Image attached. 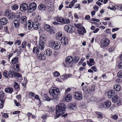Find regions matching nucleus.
Instances as JSON below:
<instances>
[{"instance_id": "f257e3e1", "label": "nucleus", "mask_w": 122, "mask_h": 122, "mask_svg": "<svg viewBox=\"0 0 122 122\" xmlns=\"http://www.w3.org/2000/svg\"><path fill=\"white\" fill-rule=\"evenodd\" d=\"M66 107L65 105L63 103L57 105L56 107V115L55 117V119L59 117L65 112Z\"/></svg>"}, {"instance_id": "f03ea898", "label": "nucleus", "mask_w": 122, "mask_h": 122, "mask_svg": "<svg viewBox=\"0 0 122 122\" xmlns=\"http://www.w3.org/2000/svg\"><path fill=\"white\" fill-rule=\"evenodd\" d=\"M49 92L51 96H52L51 100L56 102L58 100V96L59 94V90L54 87L51 88Z\"/></svg>"}, {"instance_id": "7ed1b4c3", "label": "nucleus", "mask_w": 122, "mask_h": 122, "mask_svg": "<svg viewBox=\"0 0 122 122\" xmlns=\"http://www.w3.org/2000/svg\"><path fill=\"white\" fill-rule=\"evenodd\" d=\"M73 57L71 56H67L65 59V61L64 62L63 64L65 67H70L73 65Z\"/></svg>"}, {"instance_id": "20e7f679", "label": "nucleus", "mask_w": 122, "mask_h": 122, "mask_svg": "<svg viewBox=\"0 0 122 122\" xmlns=\"http://www.w3.org/2000/svg\"><path fill=\"white\" fill-rule=\"evenodd\" d=\"M49 46L56 50H57L60 48V43L57 41H51L49 42Z\"/></svg>"}, {"instance_id": "39448f33", "label": "nucleus", "mask_w": 122, "mask_h": 122, "mask_svg": "<svg viewBox=\"0 0 122 122\" xmlns=\"http://www.w3.org/2000/svg\"><path fill=\"white\" fill-rule=\"evenodd\" d=\"M111 104L110 101L107 100L101 103L99 105V106L100 108H103L104 109H107L110 107Z\"/></svg>"}, {"instance_id": "423d86ee", "label": "nucleus", "mask_w": 122, "mask_h": 122, "mask_svg": "<svg viewBox=\"0 0 122 122\" xmlns=\"http://www.w3.org/2000/svg\"><path fill=\"white\" fill-rule=\"evenodd\" d=\"M46 39L43 36L41 37L39 39V46L38 47L41 50L44 49L45 47L44 42L46 41Z\"/></svg>"}, {"instance_id": "0eeeda50", "label": "nucleus", "mask_w": 122, "mask_h": 122, "mask_svg": "<svg viewBox=\"0 0 122 122\" xmlns=\"http://www.w3.org/2000/svg\"><path fill=\"white\" fill-rule=\"evenodd\" d=\"M64 29L68 33L73 32L75 30L74 27L70 25H67L65 26Z\"/></svg>"}, {"instance_id": "6e6552de", "label": "nucleus", "mask_w": 122, "mask_h": 122, "mask_svg": "<svg viewBox=\"0 0 122 122\" xmlns=\"http://www.w3.org/2000/svg\"><path fill=\"white\" fill-rule=\"evenodd\" d=\"M110 42L109 39L107 38H104L101 41V44L102 46L106 47L109 45Z\"/></svg>"}, {"instance_id": "1a4fd4ad", "label": "nucleus", "mask_w": 122, "mask_h": 122, "mask_svg": "<svg viewBox=\"0 0 122 122\" xmlns=\"http://www.w3.org/2000/svg\"><path fill=\"white\" fill-rule=\"evenodd\" d=\"M44 28L46 31L48 32L50 34L54 33V30L53 29L52 27L50 25L47 24L45 25Z\"/></svg>"}, {"instance_id": "9d476101", "label": "nucleus", "mask_w": 122, "mask_h": 122, "mask_svg": "<svg viewBox=\"0 0 122 122\" xmlns=\"http://www.w3.org/2000/svg\"><path fill=\"white\" fill-rule=\"evenodd\" d=\"M37 58L39 60H44L46 59V54L45 53L42 52L37 55Z\"/></svg>"}, {"instance_id": "9b49d317", "label": "nucleus", "mask_w": 122, "mask_h": 122, "mask_svg": "<svg viewBox=\"0 0 122 122\" xmlns=\"http://www.w3.org/2000/svg\"><path fill=\"white\" fill-rule=\"evenodd\" d=\"M28 5L26 3H23L20 6V9L22 11H25L27 9Z\"/></svg>"}, {"instance_id": "f8f14e48", "label": "nucleus", "mask_w": 122, "mask_h": 122, "mask_svg": "<svg viewBox=\"0 0 122 122\" xmlns=\"http://www.w3.org/2000/svg\"><path fill=\"white\" fill-rule=\"evenodd\" d=\"M74 98L77 101L81 100L83 98L82 94L78 92H76Z\"/></svg>"}, {"instance_id": "ddd939ff", "label": "nucleus", "mask_w": 122, "mask_h": 122, "mask_svg": "<svg viewBox=\"0 0 122 122\" xmlns=\"http://www.w3.org/2000/svg\"><path fill=\"white\" fill-rule=\"evenodd\" d=\"M54 19L58 22H60L61 24H63V23H64V18L63 17L58 16L55 17Z\"/></svg>"}, {"instance_id": "4468645a", "label": "nucleus", "mask_w": 122, "mask_h": 122, "mask_svg": "<svg viewBox=\"0 0 122 122\" xmlns=\"http://www.w3.org/2000/svg\"><path fill=\"white\" fill-rule=\"evenodd\" d=\"M32 27L35 30H37L40 28L39 23L37 21L34 22L32 24Z\"/></svg>"}, {"instance_id": "2eb2a0df", "label": "nucleus", "mask_w": 122, "mask_h": 122, "mask_svg": "<svg viewBox=\"0 0 122 122\" xmlns=\"http://www.w3.org/2000/svg\"><path fill=\"white\" fill-rule=\"evenodd\" d=\"M7 19L5 17H3L0 19V23L2 25H5L7 23Z\"/></svg>"}, {"instance_id": "dca6fc26", "label": "nucleus", "mask_w": 122, "mask_h": 122, "mask_svg": "<svg viewBox=\"0 0 122 122\" xmlns=\"http://www.w3.org/2000/svg\"><path fill=\"white\" fill-rule=\"evenodd\" d=\"M32 22L31 20L27 21L25 23V26L26 27H27L28 29H30L32 27Z\"/></svg>"}, {"instance_id": "f3484780", "label": "nucleus", "mask_w": 122, "mask_h": 122, "mask_svg": "<svg viewBox=\"0 0 122 122\" xmlns=\"http://www.w3.org/2000/svg\"><path fill=\"white\" fill-rule=\"evenodd\" d=\"M68 107L71 110H75L76 108V106L74 103H71L68 104Z\"/></svg>"}, {"instance_id": "a211bd4d", "label": "nucleus", "mask_w": 122, "mask_h": 122, "mask_svg": "<svg viewBox=\"0 0 122 122\" xmlns=\"http://www.w3.org/2000/svg\"><path fill=\"white\" fill-rule=\"evenodd\" d=\"M78 31L80 35H83L86 32V31L83 26L78 30Z\"/></svg>"}, {"instance_id": "6ab92c4d", "label": "nucleus", "mask_w": 122, "mask_h": 122, "mask_svg": "<svg viewBox=\"0 0 122 122\" xmlns=\"http://www.w3.org/2000/svg\"><path fill=\"white\" fill-rule=\"evenodd\" d=\"M86 84L87 85H88V84L89 85V88L88 90L90 92H92L94 91L95 89V86L94 85L92 84V85L91 86H90V84H89L88 83H86Z\"/></svg>"}, {"instance_id": "aec40b11", "label": "nucleus", "mask_w": 122, "mask_h": 122, "mask_svg": "<svg viewBox=\"0 0 122 122\" xmlns=\"http://www.w3.org/2000/svg\"><path fill=\"white\" fill-rule=\"evenodd\" d=\"M72 97L71 95L70 94H68L66 95L65 97V100L67 102L71 101L72 99Z\"/></svg>"}, {"instance_id": "412c9836", "label": "nucleus", "mask_w": 122, "mask_h": 122, "mask_svg": "<svg viewBox=\"0 0 122 122\" xmlns=\"http://www.w3.org/2000/svg\"><path fill=\"white\" fill-rule=\"evenodd\" d=\"M114 91L112 89L108 91L107 93L108 97L109 98H111L114 94Z\"/></svg>"}, {"instance_id": "4be33fe9", "label": "nucleus", "mask_w": 122, "mask_h": 122, "mask_svg": "<svg viewBox=\"0 0 122 122\" xmlns=\"http://www.w3.org/2000/svg\"><path fill=\"white\" fill-rule=\"evenodd\" d=\"M61 40L62 41L61 43L63 45H66L68 43V39L66 37H62Z\"/></svg>"}, {"instance_id": "5701e85b", "label": "nucleus", "mask_w": 122, "mask_h": 122, "mask_svg": "<svg viewBox=\"0 0 122 122\" xmlns=\"http://www.w3.org/2000/svg\"><path fill=\"white\" fill-rule=\"evenodd\" d=\"M13 89L11 87H8L5 89V92L6 93H9L11 94L13 91Z\"/></svg>"}, {"instance_id": "b1692460", "label": "nucleus", "mask_w": 122, "mask_h": 122, "mask_svg": "<svg viewBox=\"0 0 122 122\" xmlns=\"http://www.w3.org/2000/svg\"><path fill=\"white\" fill-rule=\"evenodd\" d=\"M113 89L114 91H118L121 89V86L119 84H115L114 86Z\"/></svg>"}, {"instance_id": "393cba45", "label": "nucleus", "mask_w": 122, "mask_h": 122, "mask_svg": "<svg viewBox=\"0 0 122 122\" xmlns=\"http://www.w3.org/2000/svg\"><path fill=\"white\" fill-rule=\"evenodd\" d=\"M12 24L13 26L16 28H17L19 27V23L18 20H15L12 22Z\"/></svg>"}, {"instance_id": "a878e982", "label": "nucleus", "mask_w": 122, "mask_h": 122, "mask_svg": "<svg viewBox=\"0 0 122 122\" xmlns=\"http://www.w3.org/2000/svg\"><path fill=\"white\" fill-rule=\"evenodd\" d=\"M15 71L11 70L8 73V75L11 77H14Z\"/></svg>"}, {"instance_id": "bb28decb", "label": "nucleus", "mask_w": 122, "mask_h": 122, "mask_svg": "<svg viewBox=\"0 0 122 122\" xmlns=\"http://www.w3.org/2000/svg\"><path fill=\"white\" fill-rule=\"evenodd\" d=\"M45 52L47 56H50L52 54V51L50 49H48L45 51Z\"/></svg>"}, {"instance_id": "cd10ccee", "label": "nucleus", "mask_w": 122, "mask_h": 122, "mask_svg": "<svg viewBox=\"0 0 122 122\" xmlns=\"http://www.w3.org/2000/svg\"><path fill=\"white\" fill-rule=\"evenodd\" d=\"M27 18L26 16H23L21 17L19 19V21L20 23H23L26 21Z\"/></svg>"}, {"instance_id": "c85d7f7f", "label": "nucleus", "mask_w": 122, "mask_h": 122, "mask_svg": "<svg viewBox=\"0 0 122 122\" xmlns=\"http://www.w3.org/2000/svg\"><path fill=\"white\" fill-rule=\"evenodd\" d=\"M19 58L18 57H14L12 60L11 62L13 64H14L18 63V61Z\"/></svg>"}, {"instance_id": "c756f323", "label": "nucleus", "mask_w": 122, "mask_h": 122, "mask_svg": "<svg viewBox=\"0 0 122 122\" xmlns=\"http://www.w3.org/2000/svg\"><path fill=\"white\" fill-rule=\"evenodd\" d=\"M13 86L17 92H18L20 89L19 85L18 83L16 82H15Z\"/></svg>"}, {"instance_id": "7c9ffc66", "label": "nucleus", "mask_w": 122, "mask_h": 122, "mask_svg": "<svg viewBox=\"0 0 122 122\" xmlns=\"http://www.w3.org/2000/svg\"><path fill=\"white\" fill-rule=\"evenodd\" d=\"M62 36V33L61 32H58L56 34V37L58 40L61 39Z\"/></svg>"}, {"instance_id": "2f4dec72", "label": "nucleus", "mask_w": 122, "mask_h": 122, "mask_svg": "<svg viewBox=\"0 0 122 122\" xmlns=\"http://www.w3.org/2000/svg\"><path fill=\"white\" fill-rule=\"evenodd\" d=\"M38 9L39 10L42 11H44L45 9L44 5L41 4L38 6Z\"/></svg>"}, {"instance_id": "473e14b6", "label": "nucleus", "mask_w": 122, "mask_h": 122, "mask_svg": "<svg viewBox=\"0 0 122 122\" xmlns=\"http://www.w3.org/2000/svg\"><path fill=\"white\" fill-rule=\"evenodd\" d=\"M40 49L39 47L37 46L36 47H34L33 50V53H35L37 54L38 52H39L40 51Z\"/></svg>"}, {"instance_id": "72a5a7b5", "label": "nucleus", "mask_w": 122, "mask_h": 122, "mask_svg": "<svg viewBox=\"0 0 122 122\" xmlns=\"http://www.w3.org/2000/svg\"><path fill=\"white\" fill-rule=\"evenodd\" d=\"M29 5L33 9V10H35L37 7V5L34 2L31 3L30 5Z\"/></svg>"}, {"instance_id": "f704fd0d", "label": "nucleus", "mask_w": 122, "mask_h": 122, "mask_svg": "<svg viewBox=\"0 0 122 122\" xmlns=\"http://www.w3.org/2000/svg\"><path fill=\"white\" fill-rule=\"evenodd\" d=\"M118 96L117 95H115L112 98V100L113 102L115 103L118 101Z\"/></svg>"}, {"instance_id": "c9c22d12", "label": "nucleus", "mask_w": 122, "mask_h": 122, "mask_svg": "<svg viewBox=\"0 0 122 122\" xmlns=\"http://www.w3.org/2000/svg\"><path fill=\"white\" fill-rule=\"evenodd\" d=\"M14 70L15 71L18 72L20 71L19 67V65L18 64H16L13 67Z\"/></svg>"}, {"instance_id": "e433bc0d", "label": "nucleus", "mask_w": 122, "mask_h": 122, "mask_svg": "<svg viewBox=\"0 0 122 122\" xmlns=\"http://www.w3.org/2000/svg\"><path fill=\"white\" fill-rule=\"evenodd\" d=\"M17 77L21 78V79L22 80L23 78L21 75L19 73L15 72L14 77Z\"/></svg>"}, {"instance_id": "4c0bfd02", "label": "nucleus", "mask_w": 122, "mask_h": 122, "mask_svg": "<svg viewBox=\"0 0 122 122\" xmlns=\"http://www.w3.org/2000/svg\"><path fill=\"white\" fill-rule=\"evenodd\" d=\"M96 113L98 116L97 117L98 118L101 119L102 118L103 116L101 112H96Z\"/></svg>"}, {"instance_id": "58836bf2", "label": "nucleus", "mask_w": 122, "mask_h": 122, "mask_svg": "<svg viewBox=\"0 0 122 122\" xmlns=\"http://www.w3.org/2000/svg\"><path fill=\"white\" fill-rule=\"evenodd\" d=\"M19 7L18 5L15 4L13 5L11 7L12 9L13 10H16Z\"/></svg>"}, {"instance_id": "ea45409f", "label": "nucleus", "mask_w": 122, "mask_h": 122, "mask_svg": "<svg viewBox=\"0 0 122 122\" xmlns=\"http://www.w3.org/2000/svg\"><path fill=\"white\" fill-rule=\"evenodd\" d=\"M11 12H10V11L8 9L5 12L4 15L5 16H7L8 15H9L10 14Z\"/></svg>"}, {"instance_id": "a19ab883", "label": "nucleus", "mask_w": 122, "mask_h": 122, "mask_svg": "<svg viewBox=\"0 0 122 122\" xmlns=\"http://www.w3.org/2000/svg\"><path fill=\"white\" fill-rule=\"evenodd\" d=\"M79 58L78 56H75L74 57L73 61L74 63L77 62L79 61Z\"/></svg>"}, {"instance_id": "79ce46f5", "label": "nucleus", "mask_w": 122, "mask_h": 122, "mask_svg": "<svg viewBox=\"0 0 122 122\" xmlns=\"http://www.w3.org/2000/svg\"><path fill=\"white\" fill-rule=\"evenodd\" d=\"M8 71L5 70L3 72V75L6 78H8L9 76L7 74Z\"/></svg>"}, {"instance_id": "37998d69", "label": "nucleus", "mask_w": 122, "mask_h": 122, "mask_svg": "<svg viewBox=\"0 0 122 122\" xmlns=\"http://www.w3.org/2000/svg\"><path fill=\"white\" fill-rule=\"evenodd\" d=\"M14 15L13 13H11L10 14L8 15L7 17L9 19H11L12 20L13 18L14 17Z\"/></svg>"}, {"instance_id": "c03bdc74", "label": "nucleus", "mask_w": 122, "mask_h": 122, "mask_svg": "<svg viewBox=\"0 0 122 122\" xmlns=\"http://www.w3.org/2000/svg\"><path fill=\"white\" fill-rule=\"evenodd\" d=\"M26 42L25 41H24L22 42L21 46H22V48H24L26 47Z\"/></svg>"}, {"instance_id": "a18cd8bd", "label": "nucleus", "mask_w": 122, "mask_h": 122, "mask_svg": "<svg viewBox=\"0 0 122 122\" xmlns=\"http://www.w3.org/2000/svg\"><path fill=\"white\" fill-rule=\"evenodd\" d=\"M74 25L76 28H78V29L80 28L83 26L80 24H75Z\"/></svg>"}, {"instance_id": "49530a36", "label": "nucleus", "mask_w": 122, "mask_h": 122, "mask_svg": "<svg viewBox=\"0 0 122 122\" xmlns=\"http://www.w3.org/2000/svg\"><path fill=\"white\" fill-rule=\"evenodd\" d=\"M44 98L47 101H50L51 100V98H50L46 94H45Z\"/></svg>"}, {"instance_id": "de8ad7c7", "label": "nucleus", "mask_w": 122, "mask_h": 122, "mask_svg": "<svg viewBox=\"0 0 122 122\" xmlns=\"http://www.w3.org/2000/svg\"><path fill=\"white\" fill-rule=\"evenodd\" d=\"M21 43V41L20 40H16L15 42V45L17 44L18 46H20Z\"/></svg>"}, {"instance_id": "09e8293b", "label": "nucleus", "mask_w": 122, "mask_h": 122, "mask_svg": "<svg viewBox=\"0 0 122 122\" xmlns=\"http://www.w3.org/2000/svg\"><path fill=\"white\" fill-rule=\"evenodd\" d=\"M118 77L120 78H122V71H118L117 73Z\"/></svg>"}, {"instance_id": "8fccbe9b", "label": "nucleus", "mask_w": 122, "mask_h": 122, "mask_svg": "<svg viewBox=\"0 0 122 122\" xmlns=\"http://www.w3.org/2000/svg\"><path fill=\"white\" fill-rule=\"evenodd\" d=\"M34 10H33V9L29 5L28 9V12L30 13L33 12Z\"/></svg>"}, {"instance_id": "3c124183", "label": "nucleus", "mask_w": 122, "mask_h": 122, "mask_svg": "<svg viewBox=\"0 0 122 122\" xmlns=\"http://www.w3.org/2000/svg\"><path fill=\"white\" fill-rule=\"evenodd\" d=\"M64 23H63V24H69L70 23V21L69 19H65L64 18Z\"/></svg>"}, {"instance_id": "603ef678", "label": "nucleus", "mask_w": 122, "mask_h": 122, "mask_svg": "<svg viewBox=\"0 0 122 122\" xmlns=\"http://www.w3.org/2000/svg\"><path fill=\"white\" fill-rule=\"evenodd\" d=\"M71 76V75L70 74H66L65 75H63L62 76H63L64 77V78H63L64 79H66L68 78L69 77H70Z\"/></svg>"}, {"instance_id": "864d4df0", "label": "nucleus", "mask_w": 122, "mask_h": 122, "mask_svg": "<svg viewBox=\"0 0 122 122\" xmlns=\"http://www.w3.org/2000/svg\"><path fill=\"white\" fill-rule=\"evenodd\" d=\"M5 93L3 91H0V98H3L4 96Z\"/></svg>"}, {"instance_id": "5fc2aeb1", "label": "nucleus", "mask_w": 122, "mask_h": 122, "mask_svg": "<svg viewBox=\"0 0 122 122\" xmlns=\"http://www.w3.org/2000/svg\"><path fill=\"white\" fill-rule=\"evenodd\" d=\"M53 75L57 77L59 76H60V74L58 72L56 71L54 73Z\"/></svg>"}, {"instance_id": "6e6d98bb", "label": "nucleus", "mask_w": 122, "mask_h": 122, "mask_svg": "<svg viewBox=\"0 0 122 122\" xmlns=\"http://www.w3.org/2000/svg\"><path fill=\"white\" fill-rule=\"evenodd\" d=\"M108 51L110 52H114V48L113 47H110Z\"/></svg>"}, {"instance_id": "4d7b16f0", "label": "nucleus", "mask_w": 122, "mask_h": 122, "mask_svg": "<svg viewBox=\"0 0 122 122\" xmlns=\"http://www.w3.org/2000/svg\"><path fill=\"white\" fill-rule=\"evenodd\" d=\"M87 63L89 66H92V65H94L95 64V63L90 62L88 61H87Z\"/></svg>"}, {"instance_id": "13d9d810", "label": "nucleus", "mask_w": 122, "mask_h": 122, "mask_svg": "<svg viewBox=\"0 0 122 122\" xmlns=\"http://www.w3.org/2000/svg\"><path fill=\"white\" fill-rule=\"evenodd\" d=\"M112 118L114 120H116L118 118V116L116 114H114L112 116Z\"/></svg>"}, {"instance_id": "bf43d9fd", "label": "nucleus", "mask_w": 122, "mask_h": 122, "mask_svg": "<svg viewBox=\"0 0 122 122\" xmlns=\"http://www.w3.org/2000/svg\"><path fill=\"white\" fill-rule=\"evenodd\" d=\"M91 68L95 72H96L97 71V69L96 67L95 66H92Z\"/></svg>"}, {"instance_id": "052dcab7", "label": "nucleus", "mask_w": 122, "mask_h": 122, "mask_svg": "<svg viewBox=\"0 0 122 122\" xmlns=\"http://www.w3.org/2000/svg\"><path fill=\"white\" fill-rule=\"evenodd\" d=\"M108 9H110L111 10H115L116 9V8L114 6H113L112 7H110L108 6L107 7Z\"/></svg>"}, {"instance_id": "680f3d73", "label": "nucleus", "mask_w": 122, "mask_h": 122, "mask_svg": "<svg viewBox=\"0 0 122 122\" xmlns=\"http://www.w3.org/2000/svg\"><path fill=\"white\" fill-rule=\"evenodd\" d=\"M94 9L96 11L98 10V7L97 5H95L93 7Z\"/></svg>"}, {"instance_id": "e2e57ef3", "label": "nucleus", "mask_w": 122, "mask_h": 122, "mask_svg": "<svg viewBox=\"0 0 122 122\" xmlns=\"http://www.w3.org/2000/svg\"><path fill=\"white\" fill-rule=\"evenodd\" d=\"M118 66L119 69L122 68V62H120Z\"/></svg>"}, {"instance_id": "0e129e2a", "label": "nucleus", "mask_w": 122, "mask_h": 122, "mask_svg": "<svg viewBox=\"0 0 122 122\" xmlns=\"http://www.w3.org/2000/svg\"><path fill=\"white\" fill-rule=\"evenodd\" d=\"M4 102L3 101H1L0 102V108H2L3 107V103Z\"/></svg>"}, {"instance_id": "69168bd1", "label": "nucleus", "mask_w": 122, "mask_h": 122, "mask_svg": "<svg viewBox=\"0 0 122 122\" xmlns=\"http://www.w3.org/2000/svg\"><path fill=\"white\" fill-rule=\"evenodd\" d=\"M14 103L16 106H20V104L16 100H14Z\"/></svg>"}, {"instance_id": "338daca9", "label": "nucleus", "mask_w": 122, "mask_h": 122, "mask_svg": "<svg viewBox=\"0 0 122 122\" xmlns=\"http://www.w3.org/2000/svg\"><path fill=\"white\" fill-rule=\"evenodd\" d=\"M90 17L89 15H86L85 18V19L86 20H89L90 19Z\"/></svg>"}, {"instance_id": "774afa93", "label": "nucleus", "mask_w": 122, "mask_h": 122, "mask_svg": "<svg viewBox=\"0 0 122 122\" xmlns=\"http://www.w3.org/2000/svg\"><path fill=\"white\" fill-rule=\"evenodd\" d=\"M35 94L32 92H30L29 93V96L31 97H33L35 95Z\"/></svg>"}]
</instances>
